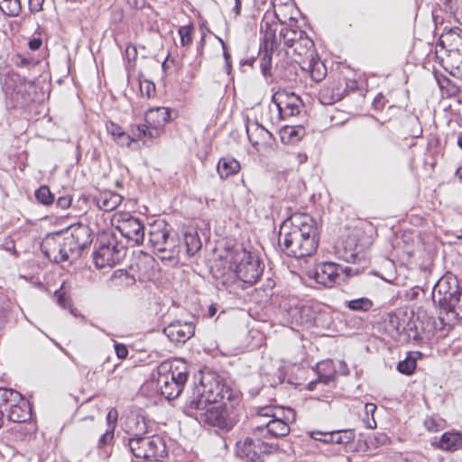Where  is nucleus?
<instances>
[{
    "instance_id": "obj_1",
    "label": "nucleus",
    "mask_w": 462,
    "mask_h": 462,
    "mask_svg": "<svg viewBox=\"0 0 462 462\" xmlns=\"http://www.w3.org/2000/svg\"><path fill=\"white\" fill-rule=\"evenodd\" d=\"M278 242L281 250L288 256L302 258L311 255L319 245L316 221L308 214H293L282 224Z\"/></svg>"
},
{
    "instance_id": "obj_2",
    "label": "nucleus",
    "mask_w": 462,
    "mask_h": 462,
    "mask_svg": "<svg viewBox=\"0 0 462 462\" xmlns=\"http://www.w3.org/2000/svg\"><path fill=\"white\" fill-rule=\"evenodd\" d=\"M255 420L257 424L252 434L266 440L287 436L290 423L295 420V412L291 408L266 406L259 409Z\"/></svg>"
},
{
    "instance_id": "obj_3",
    "label": "nucleus",
    "mask_w": 462,
    "mask_h": 462,
    "mask_svg": "<svg viewBox=\"0 0 462 462\" xmlns=\"http://www.w3.org/2000/svg\"><path fill=\"white\" fill-rule=\"evenodd\" d=\"M88 244V229L79 226L64 236L61 241H46L43 250L45 255L56 263L72 262L80 256L81 251Z\"/></svg>"
},
{
    "instance_id": "obj_4",
    "label": "nucleus",
    "mask_w": 462,
    "mask_h": 462,
    "mask_svg": "<svg viewBox=\"0 0 462 462\" xmlns=\"http://www.w3.org/2000/svg\"><path fill=\"white\" fill-rule=\"evenodd\" d=\"M152 374L160 393L167 400L177 398L182 392L189 377L187 364L180 361H164Z\"/></svg>"
},
{
    "instance_id": "obj_5",
    "label": "nucleus",
    "mask_w": 462,
    "mask_h": 462,
    "mask_svg": "<svg viewBox=\"0 0 462 462\" xmlns=\"http://www.w3.org/2000/svg\"><path fill=\"white\" fill-rule=\"evenodd\" d=\"M237 393L228 386L225 380L216 373L208 372L202 374L200 382L196 385L193 396L189 401L198 404L224 402V400L233 401Z\"/></svg>"
},
{
    "instance_id": "obj_6",
    "label": "nucleus",
    "mask_w": 462,
    "mask_h": 462,
    "mask_svg": "<svg viewBox=\"0 0 462 462\" xmlns=\"http://www.w3.org/2000/svg\"><path fill=\"white\" fill-rule=\"evenodd\" d=\"M184 412L202 425L226 430H231L234 425L233 420L227 413V407L225 402L200 405L195 401H189L184 407Z\"/></svg>"
},
{
    "instance_id": "obj_7",
    "label": "nucleus",
    "mask_w": 462,
    "mask_h": 462,
    "mask_svg": "<svg viewBox=\"0 0 462 462\" xmlns=\"http://www.w3.org/2000/svg\"><path fill=\"white\" fill-rule=\"evenodd\" d=\"M432 301L447 312L460 315L462 312V287L456 275L446 273L435 283L431 292Z\"/></svg>"
},
{
    "instance_id": "obj_8",
    "label": "nucleus",
    "mask_w": 462,
    "mask_h": 462,
    "mask_svg": "<svg viewBox=\"0 0 462 462\" xmlns=\"http://www.w3.org/2000/svg\"><path fill=\"white\" fill-rule=\"evenodd\" d=\"M4 90L14 108H26L38 98L37 87L18 73H9L4 80Z\"/></svg>"
},
{
    "instance_id": "obj_9",
    "label": "nucleus",
    "mask_w": 462,
    "mask_h": 462,
    "mask_svg": "<svg viewBox=\"0 0 462 462\" xmlns=\"http://www.w3.org/2000/svg\"><path fill=\"white\" fill-rule=\"evenodd\" d=\"M231 259L241 284H253L263 273V266L259 258L245 249L235 250L231 254Z\"/></svg>"
},
{
    "instance_id": "obj_10",
    "label": "nucleus",
    "mask_w": 462,
    "mask_h": 462,
    "mask_svg": "<svg viewBox=\"0 0 462 462\" xmlns=\"http://www.w3.org/2000/svg\"><path fill=\"white\" fill-rule=\"evenodd\" d=\"M356 273L357 271L354 270L352 267L342 266L333 262H322L315 265L310 276L313 278L316 282L325 287L331 288Z\"/></svg>"
},
{
    "instance_id": "obj_11",
    "label": "nucleus",
    "mask_w": 462,
    "mask_h": 462,
    "mask_svg": "<svg viewBox=\"0 0 462 462\" xmlns=\"http://www.w3.org/2000/svg\"><path fill=\"white\" fill-rule=\"evenodd\" d=\"M125 255V246L119 245L114 237H105L99 240L93 253V261L97 268L102 269L116 265Z\"/></svg>"
},
{
    "instance_id": "obj_12",
    "label": "nucleus",
    "mask_w": 462,
    "mask_h": 462,
    "mask_svg": "<svg viewBox=\"0 0 462 462\" xmlns=\"http://www.w3.org/2000/svg\"><path fill=\"white\" fill-rule=\"evenodd\" d=\"M278 451V445L268 442L263 437H246L236 443V454L241 457H246L251 462H256L262 455H270Z\"/></svg>"
},
{
    "instance_id": "obj_13",
    "label": "nucleus",
    "mask_w": 462,
    "mask_h": 462,
    "mask_svg": "<svg viewBox=\"0 0 462 462\" xmlns=\"http://www.w3.org/2000/svg\"><path fill=\"white\" fill-rule=\"evenodd\" d=\"M275 19H277L280 23H283L276 12H274V14L266 13L261 22V51L275 52L281 51L282 38H280V32L277 33L280 24Z\"/></svg>"
},
{
    "instance_id": "obj_14",
    "label": "nucleus",
    "mask_w": 462,
    "mask_h": 462,
    "mask_svg": "<svg viewBox=\"0 0 462 462\" xmlns=\"http://www.w3.org/2000/svg\"><path fill=\"white\" fill-rule=\"evenodd\" d=\"M115 228L134 245H140L144 239V226L141 220L129 213L121 212L113 217Z\"/></svg>"
},
{
    "instance_id": "obj_15",
    "label": "nucleus",
    "mask_w": 462,
    "mask_h": 462,
    "mask_svg": "<svg viewBox=\"0 0 462 462\" xmlns=\"http://www.w3.org/2000/svg\"><path fill=\"white\" fill-rule=\"evenodd\" d=\"M212 275L218 290L225 289L229 292L235 291L236 288L241 287V283L236 268L232 264V259L227 262L217 263L212 268Z\"/></svg>"
},
{
    "instance_id": "obj_16",
    "label": "nucleus",
    "mask_w": 462,
    "mask_h": 462,
    "mask_svg": "<svg viewBox=\"0 0 462 462\" xmlns=\"http://www.w3.org/2000/svg\"><path fill=\"white\" fill-rule=\"evenodd\" d=\"M273 103L275 105L282 119H287L299 115L302 102L294 93L279 91L273 96Z\"/></svg>"
},
{
    "instance_id": "obj_17",
    "label": "nucleus",
    "mask_w": 462,
    "mask_h": 462,
    "mask_svg": "<svg viewBox=\"0 0 462 462\" xmlns=\"http://www.w3.org/2000/svg\"><path fill=\"white\" fill-rule=\"evenodd\" d=\"M166 337L175 343H185L195 333V326L192 322L175 321L163 329Z\"/></svg>"
},
{
    "instance_id": "obj_18",
    "label": "nucleus",
    "mask_w": 462,
    "mask_h": 462,
    "mask_svg": "<svg viewBox=\"0 0 462 462\" xmlns=\"http://www.w3.org/2000/svg\"><path fill=\"white\" fill-rule=\"evenodd\" d=\"M291 322L304 324L310 320V308L297 298H290L282 303Z\"/></svg>"
},
{
    "instance_id": "obj_19",
    "label": "nucleus",
    "mask_w": 462,
    "mask_h": 462,
    "mask_svg": "<svg viewBox=\"0 0 462 462\" xmlns=\"http://www.w3.org/2000/svg\"><path fill=\"white\" fill-rule=\"evenodd\" d=\"M346 88L339 82H333L323 87L319 93V99L325 106L333 105L340 101L346 93Z\"/></svg>"
},
{
    "instance_id": "obj_20",
    "label": "nucleus",
    "mask_w": 462,
    "mask_h": 462,
    "mask_svg": "<svg viewBox=\"0 0 462 462\" xmlns=\"http://www.w3.org/2000/svg\"><path fill=\"white\" fill-rule=\"evenodd\" d=\"M171 120V112L168 108L158 106L149 109L144 117V121L156 128L161 134L163 132V127Z\"/></svg>"
},
{
    "instance_id": "obj_21",
    "label": "nucleus",
    "mask_w": 462,
    "mask_h": 462,
    "mask_svg": "<svg viewBox=\"0 0 462 462\" xmlns=\"http://www.w3.org/2000/svg\"><path fill=\"white\" fill-rule=\"evenodd\" d=\"M124 430L125 438H140L148 434V424L144 417L131 415L127 417Z\"/></svg>"
},
{
    "instance_id": "obj_22",
    "label": "nucleus",
    "mask_w": 462,
    "mask_h": 462,
    "mask_svg": "<svg viewBox=\"0 0 462 462\" xmlns=\"http://www.w3.org/2000/svg\"><path fill=\"white\" fill-rule=\"evenodd\" d=\"M22 405L26 407L27 403L19 393V398L15 401H8L4 404V412H7L10 420L23 422L27 420L28 414Z\"/></svg>"
},
{
    "instance_id": "obj_23",
    "label": "nucleus",
    "mask_w": 462,
    "mask_h": 462,
    "mask_svg": "<svg viewBox=\"0 0 462 462\" xmlns=\"http://www.w3.org/2000/svg\"><path fill=\"white\" fill-rule=\"evenodd\" d=\"M432 445L445 451H456L462 448V434L457 431L445 432Z\"/></svg>"
},
{
    "instance_id": "obj_24",
    "label": "nucleus",
    "mask_w": 462,
    "mask_h": 462,
    "mask_svg": "<svg viewBox=\"0 0 462 462\" xmlns=\"http://www.w3.org/2000/svg\"><path fill=\"white\" fill-rule=\"evenodd\" d=\"M97 206L104 211L116 209L123 201V197L118 193L104 190L99 192L94 199Z\"/></svg>"
},
{
    "instance_id": "obj_25",
    "label": "nucleus",
    "mask_w": 462,
    "mask_h": 462,
    "mask_svg": "<svg viewBox=\"0 0 462 462\" xmlns=\"http://www.w3.org/2000/svg\"><path fill=\"white\" fill-rule=\"evenodd\" d=\"M246 134L253 145H257L260 142H267L273 137L272 133L256 121L247 122Z\"/></svg>"
},
{
    "instance_id": "obj_26",
    "label": "nucleus",
    "mask_w": 462,
    "mask_h": 462,
    "mask_svg": "<svg viewBox=\"0 0 462 462\" xmlns=\"http://www.w3.org/2000/svg\"><path fill=\"white\" fill-rule=\"evenodd\" d=\"M299 35L298 41L291 49L299 57L308 60L315 54L314 42L304 31Z\"/></svg>"
},
{
    "instance_id": "obj_27",
    "label": "nucleus",
    "mask_w": 462,
    "mask_h": 462,
    "mask_svg": "<svg viewBox=\"0 0 462 462\" xmlns=\"http://www.w3.org/2000/svg\"><path fill=\"white\" fill-rule=\"evenodd\" d=\"M170 234L171 232L167 229L165 223L154 224L149 230L148 242L154 250H157L162 246L163 241Z\"/></svg>"
},
{
    "instance_id": "obj_28",
    "label": "nucleus",
    "mask_w": 462,
    "mask_h": 462,
    "mask_svg": "<svg viewBox=\"0 0 462 462\" xmlns=\"http://www.w3.org/2000/svg\"><path fill=\"white\" fill-rule=\"evenodd\" d=\"M335 254L345 262H353L356 257V244L354 240L341 241L335 247Z\"/></svg>"
},
{
    "instance_id": "obj_29",
    "label": "nucleus",
    "mask_w": 462,
    "mask_h": 462,
    "mask_svg": "<svg viewBox=\"0 0 462 462\" xmlns=\"http://www.w3.org/2000/svg\"><path fill=\"white\" fill-rule=\"evenodd\" d=\"M156 251L161 254L160 257L162 260L175 259L179 254V241L174 235L170 234L163 241L162 246Z\"/></svg>"
},
{
    "instance_id": "obj_30",
    "label": "nucleus",
    "mask_w": 462,
    "mask_h": 462,
    "mask_svg": "<svg viewBox=\"0 0 462 462\" xmlns=\"http://www.w3.org/2000/svg\"><path fill=\"white\" fill-rule=\"evenodd\" d=\"M240 163L235 158L224 157L217 163V172L221 179H227L240 171Z\"/></svg>"
},
{
    "instance_id": "obj_31",
    "label": "nucleus",
    "mask_w": 462,
    "mask_h": 462,
    "mask_svg": "<svg viewBox=\"0 0 462 462\" xmlns=\"http://www.w3.org/2000/svg\"><path fill=\"white\" fill-rule=\"evenodd\" d=\"M304 63V69H307L310 71L311 78L315 81H320L326 73V68L325 65L315 57V54L309 58L308 60H302Z\"/></svg>"
},
{
    "instance_id": "obj_32",
    "label": "nucleus",
    "mask_w": 462,
    "mask_h": 462,
    "mask_svg": "<svg viewBox=\"0 0 462 462\" xmlns=\"http://www.w3.org/2000/svg\"><path fill=\"white\" fill-rule=\"evenodd\" d=\"M409 326L404 312L399 311L389 315L388 329L394 332L396 336L406 333Z\"/></svg>"
},
{
    "instance_id": "obj_33",
    "label": "nucleus",
    "mask_w": 462,
    "mask_h": 462,
    "mask_svg": "<svg viewBox=\"0 0 462 462\" xmlns=\"http://www.w3.org/2000/svg\"><path fill=\"white\" fill-rule=\"evenodd\" d=\"M305 134V129L301 125L285 126L282 131V140L284 143H295Z\"/></svg>"
},
{
    "instance_id": "obj_34",
    "label": "nucleus",
    "mask_w": 462,
    "mask_h": 462,
    "mask_svg": "<svg viewBox=\"0 0 462 462\" xmlns=\"http://www.w3.org/2000/svg\"><path fill=\"white\" fill-rule=\"evenodd\" d=\"M162 134L154 127L147 124L146 122L143 125H139L136 126V132L134 133V136L137 140H146V139H154L161 135Z\"/></svg>"
},
{
    "instance_id": "obj_35",
    "label": "nucleus",
    "mask_w": 462,
    "mask_h": 462,
    "mask_svg": "<svg viewBox=\"0 0 462 462\" xmlns=\"http://www.w3.org/2000/svg\"><path fill=\"white\" fill-rule=\"evenodd\" d=\"M302 30L291 29V28H282L280 30V38H282L283 48L291 49L298 38L300 37V33H301Z\"/></svg>"
},
{
    "instance_id": "obj_36",
    "label": "nucleus",
    "mask_w": 462,
    "mask_h": 462,
    "mask_svg": "<svg viewBox=\"0 0 462 462\" xmlns=\"http://www.w3.org/2000/svg\"><path fill=\"white\" fill-rule=\"evenodd\" d=\"M413 355L420 356V352H415ZM416 368V358L412 354H409L405 359L400 361L397 365V370L403 374L411 375Z\"/></svg>"
},
{
    "instance_id": "obj_37",
    "label": "nucleus",
    "mask_w": 462,
    "mask_h": 462,
    "mask_svg": "<svg viewBox=\"0 0 462 462\" xmlns=\"http://www.w3.org/2000/svg\"><path fill=\"white\" fill-rule=\"evenodd\" d=\"M346 306L353 311H369L374 303L369 298L362 297L346 301Z\"/></svg>"
},
{
    "instance_id": "obj_38",
    "label": "nucleus",
    "mask_w": 462,
    "mask_h": 462,
    "mask_svg": "<svg viewBox=\"0 0 462 462\" xmlns=\"http://www.w3.org/2000/svg\"><path fill=\"white\" fill-rule=\"evenodd\" d=\"M0 10L8 16H17L22 10L21 0H0Z\"/></svg>"
},
{
    "instance_id": "obj_39",
    "label": "nucleus",
    "mask_w": 462,
    "mask_h": 462,
    "mask_svg": "<svg viewBox=\"0 0 462 462\" xmlns=\"http://www.w3.org/2000/svg\"><path fill=\"white\" fill-rule=\"evenodd\" d=\"M388 436L383 432H376L369 435L365 439V445L368 450H375L379 447L388 442Z\"/></svg>"
},
{
    "instance_id": "obj_40",
    "label": "nucleus",
    "mask_w": 462,
    "mask_h": 462,
    "mask_svg": "<svg viewBox=\"0 0 462 462\" xmlns=\"http://www.w3.org/2000/svg\"><path fill=\"white\" fill-rule=\"evenodd\" d=\"M333 443L348 444L355 439L356 434L354 430H341L332 431Z\"/></svg>"
},
{
    "instance_id": "obj_41",
    "label": "nucleus",
    "mask_w": 462,
    "mask_h": 462,
    "mask_svg": "<svg viewBox=\"0 0 462 462\" xmlns=\"http://www.w3.org/2000/svg\"><path fill=\"white\" fill-rule=\"evenodd\" d=\"M36 199L42 205L49 206L54 202V195L46 185L41 186L35 191Z\"/></svg>"
},
{
    "instance_id": "obj_42",
    "label": "nucleus",
    "mask_w": 462,
    "mask_h": 462,
    "mask_svg": "<svg viewBox=\"0 0 462 462\" xmlns=\"http://www.w3.org/2000/svg\"><path fill=\"white\" fill-rule=\"evenodd\" d=\"M184 242L187 247V253L193 255L201 247L199 238L196 234L186 233Z\"/></svg>"
},
{
    "instance_id": "obj_43",
    "label": "nucleus",
    "mask_w": 462,
    "mask_h": 462,
    "mask_svg": "<svg viewBox=\"0 0 462 462\" xmlns=\"http://www.w3.org/2000/svg\"><path fill=\"white\" fill-rule=\"evenodd\" d=\"M154 259L149 254H143L135 262L137 269L143 274H147L150 269L153 268Z\"/></svg>"
},
{
    "instance_id": "obj_44",
    "label": "nucleus",
    "mask_w": 462,
    "mask_h": 462,
    "mask_svg": "<svg viewBox=\"0 0 462 462\" xmlns=\"http://www.w3.org/2000/svg\"><path fill=\"white\" fill-rule=\"evenodd\" d=\"M192 25H183L178 30L182 46H189L192 42Z\"/></svg>"
},
{
    "instance_id": "obj_45",
    "label": "nucleus",
    "mask_w": 462,
    "mask_h": 462,
    "mask_svg": "<svg viewBox=\"0 0 462 462\" xmlns=\"http://www.w3.org/2000/svg\"><path fill=\"white\" fill-rule=\"evenodd\" d=\"M273 52L264 51L260 60V68L264 77L271 75L272 69V54Z\"/></svg>"
},
{
    "instance_id": "obj_46",
    "label": "nucleus",
    "mask_w": 462,
    "mask_h": 462,
    "mask_svg": "<svg viewBox=\"0 0 462 462\" xmlns=\"http://www.w3.org/2000/svg\"><path fill=\"white\" fill-rule=\"evenodd\" d=\"M329 365H330L329 362L321 363L318 365L319 380L323 382L324 383H328L331 381H333L335 378V370L332 368L329 370V372L328 374H321V372H320L321 370H324L325 367L329 366Z\"/></svg>"
},
{
    "instance_id": "obj_47",
    "label": "nucleus",
    "mask_w": 462,
    "mask_h": 462,
    "mask_svg": "<svg viewBox=\"0 0 462 462\" xmlns=\"http://www.w3.org/2000/svg\"><path fill=\"white\" fill-rule=\"evenodd\" d=\"M13 60L14 64L19 68L31 69L32 67H36L37 65V62H35L32 59L22 55H16Z\"/></svg>"
},
{
    "instance_id": "obj_48",
    "label": "nucleus",
    "mask_w": 462,
    "mask_h": 462,
    "mask_svg": "<svg viewBox=\"0 0 462 462\" xmlns=\"http://www.w3.org/2000/svg\"><path fill=\"white\" fill-rule=\"evenodd\" d=\"M456 38L462 41V36L458 32V29H450L448 32L441 34L439 38V45L444 46L446 42H448L451 40L455 41Z\"/></svg>"
},
{
    "instance_id": "obj_49",
    "label": "nucleus",
    "mask_w": 462,
    "mask_h": 462,
    "mask_svg": "<svg viewBox=\"0 0 462 462\" xmlns=\"http://www.w3.org/2000/svg\"><path fill=\"white\" fill-rule=\"evenodd\" d=\"M311 438L317 441H320L326 444L333 443V435L332 431L323 432V431H313L311 433Z\"/></svg>"
},
{
    "instance_id": "obj_50",
    "label": "nucleus",
    "mask_w": 462,
    "mask_h": 462,
    "mask_svg": "<svg viewBox=\"0 0 462 462\" xmlns=\"http://www.w3.org/2000/svg\"><path fill=\"white\" fill-rule=\"evenodd\" d=\"M140 90L143 96L150 97L155 90L154 84L150 80H144L140 82Z\"/></svg>"
},
{
    "instance_id": "obj_51",
    "label": "nucleus",
    "mask_w": 462,
    "mask_h": 462,
    "mask_svg": "<svg viewBox=\"0 0 462 462\" xmlns=\"http://www.w3.org/2000/svg\"><path fill=\"white\" fill-rule=\"evenodd\" d=\"M114 439V426L110 425V429H107L104 434L99 438L98 447H104L110 443Z\"/></svg>"
},
{
    "instance_id": "obj_52",
    "label": "nucleus",
    "mask_w": 462,
    "mask_h": 462,
    "mask_svg": "<svg viewBox=\"0 0 462 462\" xmlns=\"http://www.w3.org/2000/svg\"><path fill=\"white\" fill-rule=\"evenodd\" d=\"M106 127L107 133L113 136L115 141L124 132L123 128L120 125H118L113 122L106 123Z\"/></svg>"
},
{
    "instance_id": "obj_53",
    "label": "nucleus",
    "mask_w": 462,
    "mask_h": 462,
    "mask_svg": "<svg viewBox=\"0 0 462 462\" xmlns=\"http://www.w3.org/2000/svg\"><path fill=\"white\" fill-rule=\"evenodd\" d=\"M134 141H136L135 136H131L125 131L116 139V142L122 146H129Z\"/></svg>"
},
{
    "instance_id": "obj_54",
    "label": "nucleus",
    "mask_w": 462,
    "mask_h": 462,
    "mask_svg": "<svg viewBox=\"0 0 462 462\" xmlns=\"http://www.w3.org/2000/svg\"><path fill=\"white\" fill-rule=\"evenodd\" d=\"M55 294L57 296V302L60 307L64 309L70 307V299L69 296L60 291H56Z\"/></svg>"
},
{
    "instance_id": "obj_55",
    "label": "nucleus",
    "mask_w": 462,
    "mask_h": 462,
    "mask_svg": "<svg viewBox=\"0 0 462 462\" xmlns=\"http://www.w3.org/2000/svg\"><path fill=\"white\" fill-rule=\"evenodd\" d=\"M72 202V199L70 196H62L60 197L56 201V207L60 208V209L64 210L70 207Z\"/></svg>"
},
{
    "instance_id": "obj_56",
    "label": "nucleus",
    "mask_w": 462,
    "mask_h": 462,
    "mask_svg": "<svg viewBox=\"0 0 462 462\" xmlns=\"http://www.w3.org/2000/svg\"><path fill=\"white\" fill-rule=\"evenodd\" d=\"M114 347H115L116 355L119 359L126 358V356L128 355V349L125 345L121 344V343H115Z\"/></svg>"
},
{
    "instance_id": "obj_57",
    "label": "nucleus",
    "mask_w": 462,
    "mask_h": 462,
    "mask_svg": "<svg viewBox=\"0 0 462 462\" xmlns=\"http://www.w3.org/2000/svg\"><path fill=\"white\" fill-rule=\"evenodd\" d=\"M421 291H422V290L420 287H419V286L412 287L406 291L405 298L409 300H414L420 296Z\"/></svg>"
},
{
    "instance_id": "obj_58",
    "label": "nucleus",
    "mask_w": 462,
    "mask_h": 462,
    "mask_svg": "<svg viewBox=\"0 0 462 462\" xmlns=\"http://www.w3.org/2000/svg\"><path fill=\"white\" fill-rule=\"evenodd\" d=\"M45 0H28L29 8L32 13H38L42 10Z\"/></svg>"
},
{
    "instance_id": "obj_59",
    "label": "nucleus",
    "mask_w": 462,
    "mask_h": 462,
    "mask_svg": "<svg viewBox=\"0 0 462 462\" xmlns=\"http://www.w3.org/2000/svg\"><path fill=\"white\" fill-rule=\"evenodd\" d=\"M125 57L129 62L134 61L137 58V50L135 46L129 44L125 49Z\"/></svg>"
},
{
    "instance_id": "obj_60",
    "label": "nucleus",
    "mask_w": 462,
    "mask_h": 462,
    "mask_svg": "<svg viewBox=\"0 0 462 462\" xmlns=\"http://www.w3.org/2000/svg\"><path fill=\"white\" fill-rule=\"evenodd\" d=\"M117 411L115 410V409H112L108 411L107 413V416H106V420H107V426L108 428L107 429H110V425L111 426H114V429L116 428V420H117Z\"/></svg>"
},
{
    "instance_id": "obj_61",
    "label": "nucleus",
    "mask_w": 462,
    "mask_h": 462,
    "mask_svg": "<svg viewBox=\"0 0 462 462\" xmlns=\"http://www.w3.org/2000/svg\"><path fill=\"white\" fill-rule=\"evenodd\" d=\"M424 426L426 429L431 432H436L439 430V426L437 421L432 418H428L424 421Z\"/></svg>"
},
{
    "instance_id": "obj_62",
    "label": "nucleus",
    "mask_w": 462,
    "mask_h": 462,
    "mask_svg": "<svg viewBox=\"0 0 462 462\" xmlns=\"http://www.w3.org/2000/svg\"><path fill=\"white\" fill-rule=\"evenodd\" d=\"M7 324V311L4 307L0 306V336L2 335Z\"/></svg>"
},
{
    "instance_id": "obj_63",
    "label": "nucleus",
    "mask_w": 462,
    "mask_h": 462,
    "mask_svg": "<svg viewBox=\"0 0 462 462\" xmlns=\"http://www.w3.org/2000/svg\"><path fill=\"white\" fill-rule=\"evenodd\" d=\"M42 40L41 39H32L29 42V47L32 51H36L42 46Z\"/></svg>"
},
{
    "instance_id": "obj_64",
    "label": "nucleus",
    "mask_w": 462,
    "mask_h": 462,
    "mask_svg": "<svg viewBox=\"0 0 462 462\" xmlns=\"http://www.w3.org/2000/svg\"><path fill=\"white\" fill-rule=\"evenodd\" d=\"M383 98V96L382 94H379L374 99V106L376 109L382 108L383 106V104L382 103Z\"/></svg>"
}]
</instances>
